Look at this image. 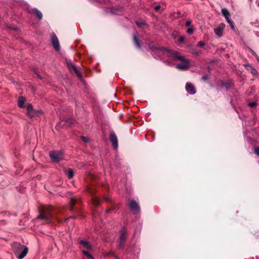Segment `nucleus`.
<instances>
[{
    "instance_id": "412c9836",
    "label": "nucleus",
    "mask_w": 259,
    "mask_h": 259,
    "mask_svg": "<svg viewBox=\"0 0 259 259\" xmlns=\"http://www.w3.org/2000/svg\"><path fill=\"white\" fill-rule=\"evenodd\" d=\"M26 109L27 115L29 117L30 115H31V114L34 109L32 105L31 104H29L26 107Z\"/></svg>"
},
{
    "instance_id": "c756f323",
    "label": "nucleus",
    "mask_w": 259,
    "mask_h": 259,
    "mask_svg": "<svg viewBox=\"0 0 259 259\" xmlns=\"http://www.w3.org/2000/svg\"><path fill=\"white\" fill-rule=\"evenodd\" d=\"M187 32L188 34H191L193 33V32H194V28L193 27H189L187 29Z\"/></svg>"
},
{
    "instance_id": "cd10ccee",
    "label": "nucleus",
    "mask_w": 259,
    "mask_h": 259,
    "mask_svg": "<svg viewBox=\"0 0 259 259\" xmlns=\"http://www.w3.org/2000/svg\"><path fill=\"white\" fill-rule=\"evenodd\" d=\"M80 139L84 143H88L90 142V139L87 137L81 136Z\"/></svg>"
},
{
    "instance_id": "79ce46f5",
    "label": "nucleus",
    "mask_w": 259,
    "mask_h": 259,
    "mask_svg": "<svg viewBox=\"0 0 259 259\" xmlns=\"http://www.w3.org/2000/svg\"><path fill=\"white\" fill-rule=\"evenodd\" d=\"M191 24V21L190 20L187 21L185 23V25L186 26H190Z\"/></svg>"
},
{
    "instance_id": "0eeeda50",
    "label": "nucleus",
    "mask_w": 259,
    "mask_h": 259,
    "mask_svg": "<svg viewBox=\"0 0 259 259\" xmlns=\"http://www.w3.org/2000/svg\"><path fill=\"white\" fill-rule=\"evenodd\" d=\"M51 42L52 43L53 46L55 50L56 51H59L60 50V46L59 44V42L57 36L55 34V33H53L51 35Z\"/></svg>"
},
{
    "instance_id": "4468645a",
    "label": "nucleus",
    "mask_w": 259,
    "mask_h": 259,
    "mask_svg": "<svg viewBox=\"0 0 259 259\" xmlns=\"http://www.w3.org/2000/svg\"><path fill=\"white\" fill-rule=\"evenodd\" d=\"M224 27L223 26H219L215 28L214 30V33L216 35L219 37L222 36Z\"/></svg>"
},
{
    "instance_id": "ddd939ff",
    "label": "nucleus",
    "mask_w": 259,
    "mask_h": 259,
    "mask_svg": "<svg viewBox=\"0 0 259 259\" xmlns=\"http://www.w3.org/2000/svg\"><path fill=\"white\" fill-rule=\"evenodd\" d=\"M122 8L121 7H118L116 8H110L108 9L109 11L108 12H110L112 14H117L118 12H120L122 10Z\"/></svg>"
},
{
    "instance_id": "49530a36",
    "label": "nucleus",
    "mask_w": 259,
    "mask_h": 259,
    "mask_svg": "<svg viewBox=\"0 0 259 259\" xmlns=\"http://www.w3.org/2000/svg\"><path fill=\"white\" fill-rule=\"evenodd\" d=\"M255 57H256L257 60L259 62V57L257 56V55H256V56H255Z\"/></svg>"
},
{
    "instance_id": "f704fd0d",
    "label": "nucleus",
    "mask_w": 259,
    "mask_h": 259,
    "mask_svg": "<svg viewBox=\"0 0 259 259\" xmlns=\"http://www.w3.org/2000/svg\"><path fill=\"white\" fill-rule=\"evenodd\" d=\"M150 49L152 51V54L153 53H154V52L155 51V50L157 49H158V48H157L155 46L153 45V46H150Z\"/></svg>"
},
{
    "instance_id": "1a4fd4ad",
    "label": "nucleus",
    "mask_w": 259,
    "mask_h": 259,
    "mask_svg": "<svg viewBox=\"0 0 259 259\" xmlns=\"http://www.w3.org/2000/svg\"><path fill=\"white\" fill-rule=\"evenodd\" d=\"M186 90L190 95H193L196 93L194 85L190 82H187L186 84Z\"/></svg>"
},
{
    "instance_id": "7c9ffc66",
    "label": "nucleus",
    "mask_w": 259,
    "mask_h": 259,
    "mask_svg": "<svg viewBox=\"0 0 259 259\" xmlns=\"http://www.w3.org/2000/svg\"><path fill=\"white\" fill-rule=\"evenodd\" d=\"M184 40H185V38H184V37L183 36H181L179 37V39H178V42H179V44H182V43H183V42H184Z\"/></svg>"
},
{
    "instance_id": "6ab92c4d",
    "label": "nucleus",
    "mask_w": 259,
    "mask_h": 259,
    "mask_svg": "<svg viewBox=\"0 0 259 259\" xmlns=\"http://www.w3.org/2000/svg\"><path fill=\"white\" fill-rule=\"evenodd\" d=\"M25 102V98L23 96L19 97L18 100V105L20 108H23L24 107V103Z\"/></svg>"
},
{
    "instance_id": "7ed1b4c3",
    "label": "nucleus",
    "mask_w": 259,
    "mask_h": 259,
    "mask_svg": "<svg viewBox=\"0 0 259 259\" xmlns=\"http://www.w3.org/2000/svg\"><path fill=\"white\" fill-rule=\"evenodd\" d=\"M52 207L51 206H47L40 210V214L37 217L38 219L44 220L47 223H50L51 222V218L53 216L52 213Z\"/></svg>"
},
{
    "instance_id": "f03ea898",
    "label": "nucleus",
    "mask_w": 259,
    "mask_h": 259,
    "mask_svg": "<svg viewBox=\"0 0 259 259\" xmlns=\"http://www.w3.org/2000/svg\"><path fill=\"white\" fill-rule=\"evenodd\" d=\"M172 57L183 62V63H179L177 65V68L181 70H187L190 67L189 60L185 58L183 56L179 55L177 51L172 52Z\"/></svg>"
},
{
    "instance_id": "e433bc0d",
    "label": "nucleus",
    "mask_w": 259,
    "mask_h": 259,
    "mask_svg": "<svg viewBox=\"0 0 259 259\" xmlns=\"http://www.w3.org/2000/svg\"><path fill=\"white\" fill-rule=\"evenodd\" d=\"M248 49L252 55H253L254 56H256L257 54H256V53L254 51H253L251 49L248 48Z\"/></svg>"
},
{
    "instance_id": "2f4dec72",
    "label": "nucleus",
    "mask_w": 259,
    "mask_h": 259,
    "mask_svg": "<svg viewBox=\"0 0 259 259\" xmlns=\"http://www.w3.org/2000/svg\"><path fill=\"white\" fill-rule=\"evenodd\" d=\"M254 153L259 156V147H256L254 148Z\"/></svg>"
},
{
    "instance_id": "58836bf2",
    "label": "nucleus",
    "mask_w": 259,
    "mask_h": 259,
    "mask_svg": "<svg viewBox=\"0 0 259 259\" xmlns=\"http://www.w3.org/2000/svg\"><path fill=\"white\" fill-rule=\"evenodd\" d=\"M161 9V6H156L155 7H154V9L156 11H159L160 10V9Z\"/></svg>"
},
{
    "instance_id": "4c0bfd02",
    "label": "nucleus",
    "mask_w": 259,
    "mask_h": 259,
    "mask_svg": "<svg viewBox=\"0 0 259 259\" xmlns=\"http://www.w3.org/2000/svg\"><path fill=\"white\" fill-rule=\"evenodd\" d=\"M94 203L96 206H99L100 204L99 200L97 199H95Z\"/></svg>"
},
{
    "instance_id": "72a5a7b5",
    "label": "nucleus",
    "mask_w": 259,
    "mask_h": 259,
    "mask_svg": "<svg viewBox=\"0 0 259 259\" xmlns=\"http://www.w3.org/2000/svg\"><path fill=\"white\" fill-rule=\"evenodd\" d=\"M204 46H205V43L202 41H199L198 43L197 44V46L200 48H202Z\"/></svg>"
},
{
    "instance_id": "a19ab883",
    "label": "nucleus",
    "mask_w": 259,
    "mask_h": 259,
    "mask_svg": "<svg viewBox=\"0 0 259 259\" xmlns=\"http://www.w3.org/2000/svg\"><path fill=\"white\" fill-rule=\"evenodd\" d=\"M192 53L194 55H198L199 54V52L197 50H194Z\"/></svg>"
},
{
    "instance_id": "a878e982",
    "label": "nucleus",
    "mask_w": 259,
    "mask_h": 259,
    "mask_svg": "<svg viewBox=\"0 0 259 259\" xmlns=\"http://www.w3.org/2000/svg\"><path fill=\"white\" fill-rule=\"evenodd\" d=\"M82 253L83 254H84L85 256H87V257L89 258V259H94V257H93V256L88 251H85V250H83L82 251Z\"/></svg>"
},
{
    "instance_id": "5701e85b",
    "label": "nucleus",
    "mask_w": 259,
    "mask_h": 259,
    "mask_svg": "<svg viewBox=\"0 0 259 259\" xmlns=\"http://www.w3.org/2000/svg\"><path fill=\"white\" fill-rule=\"evenodd\" d=\"M67 175L68 179H72L74 176V171L73 169L71 168H69Z\"/></svg>"
},
{
    "instance_id": "bb28decb",
    "label": "nucleus",
    "mask_w": 259,
    "mask_h": 259,
    "mask_svg": "<svg viewBox=\"0 0 259 259\" xmlns=\"http://www.w3.org/2000/svg\"><path fill=\"white\" fill-rule=\"evenodd\" d=\"M226 20L227 22L229 24L230 27L232 29H234V23H233V21L230 19V18L229 17L226 18Z\"/></svg>"
},
{
    "instance_id": "f257e3e1",
    "label": "nucleus",
    "mask_w": 259,
    "mask_h": 259,
    "mask_svg": "<svg viewBox=\"0 0 259 259\" xmlns=\"http://www.w3.org/2000/svg\"><path fill=\"white\" fill-rule=\"evenodd\" d=\"M11 247L15 256L18 259L24 258L28 251V248L26 246L17 242L12 243Z\"/></svg>"
},
{
    "instance_id": "2eb2a0df",
    "label": "nucleus",
    "mask_w": 259,
    "mask_h": 259,
    "mask_svg": "<svg viewBox=\"0 0 259 259\" xmlns=\"http://www.w3.org/2000/svg\"><path fill=\"white\" fill-rule=\"evenodd\" d=\"M43 113L42 110H34L33 109V111L32 112L31 115H30L29 116V117L32 118L35 116H39L41 115H42Z\"/></svg>"
},
{
    "instance_id": "423d86ee",
    "label": "nucleus",
    "mask_w": 259,
    "mask_h": 259,
    "mask_svg": "<svg viewBox=\"0 0 259 259\" xmlns=\"http://www.w3.org/2000/svg\"><path fill=\"white\" fill-rule=\"evenodd\" d=\"M109 140L114 149L116 150L118 146L117 137L114 132H111L109 136Z\"/></svg>"
},
{
    "instance_id": "4be33fe9",
    "label": "nucleus",
    "mask_w": 259,
    "mask_h": 259,
    "mask_svg": "<svg viewBox=\"0 0 259 259\" xmlns=\"http://www.w3.org/2000/svg\"><path fill=\"white\" fill-rule=\"evenodd\" d=\"M222 13L223 15L225 17V19H226V18H229L230 17V14L228 11L225 8H224L222 10Z\"/></svg>"
},
{
    "instance_id": "20e7f679",
    "label": "nucleus",
    "mask_w": 259,
    "mask_h": 259,
    "mask_svg": "<svg viewBox=\"0 0 259 259\" xmlns=\"http://www.w3.org/2000/svg\"><path fill=\"white\" fill-rule=\"evenodd\" d=\"M164 51L171 54L172 56V52H175V51H172L165 47H161L156 49L155 51L152 53V55L156 59H162L164 57Z\"/></svg>"
},
{
    "instance_id": "9b49d317",
    "label": "nucleus",
    "mask_w": 259,
    "mask_h": 259,
    "mask_svg": "<svg viewBox=\"0 0 259 259\" xmlns=\"http://www.w3.org/2000/svg\"><path fill=\"white\" fill-rule=\"evenodd\" d=\"M120 235L118 241L125 242L126 236V231L125 227H123L120 231Z\"/></svg>"
},
{
    "instance_id": "37998d69",
    "label": "nucleus",
    "mask_w": 259,
    "mask_h": 259,
    "mask_svg": "<svg viewBox=\"0 0 259 259\" xmlns=\"http://www.w3.org/2000/svg\"><path fill=\"white\" fill-rule=\"evenodd\" d=\"M113 210V209H112V208H111V209H106V210L105 212H106V213H109V212H110V211H111V210Z\"/></svg>"
},
{
    "instance_id": "c9c22d12",
    "label": "nucleus",
    "mask_w": 259,
    "mask_h": 259,
    "mask_svg": "<svg viewBox=\"0 0 259 259\" xmlns=\"http://www.w3.org/2000/svg\"><path fill=\"white\" fill-rule=\"evenodd\" d=\"M201 79L203 81H207L208 79V76L207 75H203L201 77Z\"/></svg>"
},
{
    "instance_id": "dca6fc26",
    "label": "nucleus",
    "mask_w": 259,
    "mask_h": 259,
    "mask_svg": "<svg viewBox=\"0 0 259 259\" xmlns=\"http://www.w3.org/2000/svg\"><path fill=\"white\" fill-rule=\"evenodd\" d=\"M32 12L36 15V16L39 20H41L42 18V14L41 12L37 8H34L31 9Z\"/></svg>"
},
{
    "instance_id": "c85d7f7f",
    "label": "nucleus",
    "mask_w": 259,
    "mask_h": 259,
    "mask_svg": "<svg viewBox=\"0 0 259 259\" xmlns=\"http://www.w3.org/2000/svg\"><path fill=\"white\" fill-rule=\"evenodd\" d=\"M119 245L118 247L119 249H123L124 247V242L118 241Z\"/></svg>"
},
{
    "instance_id": "6e6552de",
    "label": "nucleus",
    "mask_w": 259,
    "mask_h": 259,
    "mask_svg": "<svg viewBox=\"0 0 259 259\" xmlns=\"http://www.w3.org/2000/svg\"><path fill=\"white\" fill-rule=\"evenodd\" d=\"M128 207L135 213H138L140 211V206L135 200H132L129 202Z\"/></svg>"
},
{
    "instance_id": "9d476101",
    "label": "nucleus",
    "mask_w": 259,
    "mask_h": 259,
    "mask_svg": "<svg viewBox=\"0 0 259 259\" xmlns=\"http://www.w3.org/2000/svg\"><path fill=\"white\" fill-rule=\"evenodd\" d=\"M79 201V198H71L70 200V206H69V210L71 212H73L74 211L75 208L74 206L78 203Z\"/></svg>"
},
{
    "instance_id": "a211bd4d",
    "label": "nucleus",
    "mask_w": 259,
    "mask_h": 259,
    "mask_svg": "<svg viewBox=\"0 0 259 259\" xmlns=\"http://www.w3.org/2000/svg\"><path fill=\"white\" fill-rule=\"evenodd\" d=\"M232 84L231 80H227L226 81H222L221 85L224 87L227 91H229Z\"/></svg>"
},
{
    "instance_id": "f8f14e48",
    "label": "nucleus",
    "mask_w": 259,
    "mask_h": 259,
    "mask_svg": "<svg viewBox=\"0 0 259 259\" xmlns=\"http://www.w3.org/2000/svg\"><path fill=\"white\" fill-rule=\"evenodd\" d=\"M245 68L249 71L253 75H256L258 74L257 70L253 67L251 65L249 64H246L244 65Z\"/></svg>"
},
{
    "instance_id": "a18cd8bd",
    "label": "nucleus",
    "mask_w": 259,
    "mask_h": 259,
    "mask_svg": "<svg viewBox=\"0 0 259 259\" xmlns=\"http://www.w3.org/2000/svg\"><path fill=\"white\" fill-rule=\"evenodd\" d=\"M37 77H38V78H39V79H40L42 78V77H41V75H39V74H37Z\"/></svg>"
},
{
    "instance_id": "393cba45",
    "label": "nucleus",
    "mask_w": 259,
    "mask_h": 259,
    "mask_svg": "<svg viewBox=\"0 0 259 259\" xmlns=\"http://www.w3.org/2000/svg\"><path fill=\"white\" fill-rule=\"evenodd\" d=\"M65 123L69 125L74 124V120L71 118H68L65 120Z\"/></svg>"
},
{
    "instance_id": "ea45409f",
    "label": "nucleus",
    "mask_w": 259,
    "mask_h": 259,
    "mask_svg": "<svg viewBox=\"0 0 259 259\" xmlns=\"http://www.w3.org/2000/svg\"><path fill=\"white\" fill-rule=\"evenodd\" d=\"M67 66H68L69 69L71 70V65H73L71 63V61H67Z\"/></svg>"
},
{
    "instance_id": "39448f33",
    "label": "nucleus",
    "mask_w": 259,
    "mask_h": 259,
    "mask_svg": "<svg viewBox=\"0 0 259 259\" xmlns=\"http://www.w3.org/2000/svg\"><path fill=\"white\" fill-rule=\"evenodd\" d=\"M50 157L54 162H59L63 158L62 151H54L50 152Z\"/></svg>"
},
{
    "instance_id": "473e14b6",
    "label": "nucleus",
    "mask_w": 259,
    "mask_h": 259,
    "mask_svg": "<svg viewBox=\"0 0 259 259\" xmlns=\"http://www.w3.org/2000/svg\"><path fill=\"white\" fill-rule=\"evenodd\" d=\"M248 106L251 108L255 107L256 105V103L254 102H250L248 104Z\"/></svg>"
},
{
    "instance_id": "f3484780",
    "label": "nucleus",
    "mask_w": 259,
    "mask_h": 259,
    "mask_svg": "<svg viewBox=\"0 0 259 259\" xmlns=\"http://www.w3.org/2000/svg\"><path fill=\"white\" fill-rule=\"evenodd\" d=\"M79 243L83 245L87 249H91L92 248V246L90 243L85 240H80Z\"/></svg>"
},
{
    "instance_id": "aec40b11",
    "label": "nucleus",
    "mask_w": 259,
    "mask_h": 259,
    "mask_svg": "<svg viewBox=\"0 0 259 259\" xmlns=\"http://www.w3.org/2000/svg\"><path fill=\"white\" fill-rule=\"evenodd\" d=\"M133 41H134V43L135 44V45L139 49H141V44H140V41L138 39L137 36H136V35L135 34H134L133 35Z\"/></svg>"
},
{
    "instance_id": "c03bdc74",
    "label": "nucleus",
    "mask_w": 259,
    "mask_h": 259,
    "mask_svg": "<svg viewBox=\"0 0 259 259\" xmlns=\"http://www.w3.org/2000/svg\"><path fill=\"white\" fill-rule=\"evenodd\" d=\"M207 69L208 72L209 73H210V71L211 70V68H210V66H207Z\"/></svg>"
},
{
    "instance_id": "b1692460",
    "label": "nucleus",
    "mask_w": 259,
    "mask_h": 259,
    "mask_svg": "<svg viewBox=\"0 0 259 259\" xmlns=\"http://www.w3.org/2000/svg\"><path fill=\"white\" fill-rule=\"evenodd\" d=\"M71 69H72L75 73L78 76H81V74L80 72L78 71L76 67L74 65H71Z\"/></svg>"
}]
</instances>
